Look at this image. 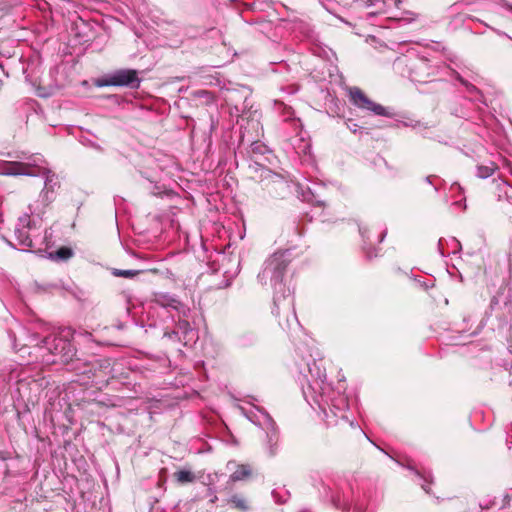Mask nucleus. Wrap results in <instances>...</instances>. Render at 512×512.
Here are the masks:
<instances>
[{"label":"nucleus","mask_w":512,"mask_h":512,"mask_svg":"<svg viewBox=\"0 0 512 512\" xmlns=\"http://www.w3.org/2000/svg\"><path fill=\"white\" fill-rule=\"evenodd\" d=\"M308 374L304 375L307 386L303 387V394L310 405H317L323 412L328 425H337L339 419L348 420L347 398L335 392L326 382L325 369L315 359L307 363Z\"/></svg>","instance_id":"obj_1"},{"label":"nucleus","mask_w":512,"mask_h":512,"mask_svg":"<svg viewBox=\"0 0 512 512\" xmlns=\"http://www.w3.org/2000/svg\"><path fill=\"white\" fill-rule=\"evenodd\" d=\"M43 329L41 321L34 319V357L42 364L67 362L75 355V348L65 337L48 333L38 339L36 330Z\"/></svg>","instance_id":"obj_2"},{"label":"nucleus","mask_w":512,"mask_h":512,"mask_svg":"<svg viewBox=\"0 0 512 512\" xmlns=\"http://www.w3.org/2000/svg\"><path fill=\"white\" fill-rule=\"evenodd\" d=\"M287 265L284 254L275 253L264 262L263 268L257 276L262 285L270 284L274 289V304L276 306H279L281 298L286 300L290 296V289L286 288L283 282Z\"/></svg>","instance_id":"obj_3"},{"label":"nucleus","mask_w":512,"mask_h":512,"mask_svg":"<svg viewBox=\"0 0 512 512\" xmlns=\"http://www.w3.org/2000/svg\"><path fill=\"white\" fill-rule=\"evenodd\" d=\"M39 157L34 156V178H37L39 184L43 185V189L40 192L38 203L43 208L47 207L56 198V189L59 187V181L57 175L52 172L46 166L38 164L40 162Z\"/></svg>","instance_id":"obj_4"},{"label":"nucleus","mask_w":512,"mask_h":512,"mask_svg":"<svg viewBox=\"0 0 512 512\" xmlns=\"http://www.w3.org/2000/svg\"><path fill=\"white\" fill-rule=\"evenodd\" d=\"M365 7L371 8L368 15L387 14L389 19L404 20L411 22L415 20V15L412 12L405 11L402 16L394 13L395 9H399L402 0H365Z\"/></svg>","instance_id":"obj_5"},{"label":"nucleus","mask_w":512,"mask_h":512,"mask_svg":"<svg viewBox=\"0 0 512 512\" xmlns=\"http://www.w3.org/2000/svg\"><path fill=\"white\" fill-rule=\"evenodd\" d=\"M349 97L352 104L359 109L370 111L379 116L393 117V113L389 112L384 106L370 100L358 87L349 89Z\"/></svg>","instance_id":"obj_6"},{"label":"nucleus","mask_w":512,"mask_h":512,"mask_svg":"<svg viewBox=\"0 0 512 512\" xmlns=\"http://www.w3.org/2000/svg\"><path fill=\"white\" fill-rule=\"evenodd\" d=\"M104 85L138 88L140 85V79L137 76V71L132 69H122L108 75L105 79Z\"/></svg>","instance_id":"obj_7"},{"label":"nucleus","mask_w":512,"mask_h":512,"mask_svg":"<svg viewBox=\"0 0 512 512\" xmlns=\"http://www.w3.org/2000/svg\"><path fill=\"white\" fill-rule=\"evenodd\" d=\"M31 218L28 214L21 216L15 227V237L18 249L21 251H30L32 247V238L30 237Z\"/></svg>","instance_id":"obj_8"},{"label":"nucleus","mask_w":512,"mask_h":512,"mask_svg":"<svg viewBox=\"0 0 512 512\" xmlns=\"http://www.w3.org/2000/svg\"><path fill=\"white\" fill-rule=\"evenodd\" d=\"M245 415L252 423L266 430L270 440L276 435L275 422L266 411L255 408Z\"/></svg>","instance_id":"obj_9"},{"label":"nucleus","mask_w":512,"mask_h":512,"mask_svg":"<svg viewBox=\"0 0 512 512\" xmlns=\"http://www.w3.org/2000/svg\"><path fill=\"white\" fill-rule=\"evenodd\" d=\"M411 78L415 82H427L431 75L435 74L436 68L433 67L428 59L419 58L411 66Z\"/></svg>","instance_id":"obj_10"},{"label":"nucleus","mask_w":512,"mask_h":512,"mask_svg":"<svg viewBox=\"0 0 512 512\" xmlns=\"http://www.w3.org/2000/svg\"><path fill=\"white\" fill-rule=\"evenodd\" d=\"M154 303L158 306L164 307V308H172L177 311L185 312V306L181 304L180 301H178L173 296L167 294V293H157L154 296Z\"/></svg>","instance_id":"obj_11"},{"label":"nucleus","mask_w":512,"mask_h":512,"mask_svg":"<svg viewBox=\"0 0 512 512\" xmlns=\"http://www.w3.org/2000/svg\"><path fill=\"white\" fill-rule=\"evenodd\" d=\"M4 174L6 175H32V166L26 163L11 162L8 163L4 168Z\"/></svg>","instance_id":"obj_12"},{"label":"nucleus","mask_w":512,"mask_h":512,"mask_svg":"<svg viewBox=\"0 0 512 512\" xmlns=\"http://www.w3.org/2000/svg\"><path fill=\"white\" fill-rule=\"evenodd\" d=\"M74 255V252L69 247H60L56 251L48 253V258L55 262H65Z\"/></svg>","instance_id":"obj_13"},{"label":"nucleus","mask_w":512,"mask_h":512,"mask_svg":"<svg viewBox=\"0 0 512 512\" xmlns=\"http://www.w3.org/2000/svg\"><path fill=\"white\" fill-rule=\"evenodd\" d=\"M251 475V468L249 465L240 464L236 465V469L232 472L230 478L232 481H241Z\"/></svg>","instance_id":"obj_14"},{"label":"nucleus","mask_w":512,"mask_h":512,"mask_svg":"<svg viewBox=\"0 0 512 512\" xmlns=\"http://www.w3.org/2000/svg\"><path fill=\"white\" fill-rule=\"evenodd\" d=\"M174 478L179 484L192 483L196 480L195 474L190 470H179L174 473Z\"/></svg>","instance_id":"obj_15"},{"label":"nucleus","mask_w":512,"mask_h":512,"mask_svg":"<svg viewBox=\"0 0 512 512\" xmlns=\"http://www.w3.org/2000/svg\"><path fill=\"white\" fill-rule=\"evenodd\" d=\"M229 503H231L234 508L239 509L241 511H247L248 510V505L246 503V500L243 497L239 496V495H233L229 499Z\"/></svg>","instance_id":"obj_16"},{"label":"nucleus","mask_w":512,"mask_h":512,"mask_svg":"<svg viewBox=\"0 0 512 512\" xmlns=\"http://www.w3.org/2000/svg\"><path fill=\"white\" fill-rule=\"evenodd\" d=\"M494 172L493 166H478L477 168V176L480 178H488Z\"/></svg>","instance_id":"obj_17"},{"label":"nucleus","mask_w":512,"mask_h":512,"mask_svg":"<svg viewBox=\"0 0 512 512\" xmlns=\"http://www.w3.org/2000/svg\"><path fill=\"white\" fill-rule=\"evenodd\" d=\"M116 276H122L125 278L134 277L138 274V271L135 270H116L114 273Z\"/></svg>","instance_id":"obj_18"},{"label":"nucleus","mask_w":512,"mask_h":512,"mask_svg":"<svg viewBox=\"0 0 512 512\" xmlns=\"http://www.w3.org/2000/svg\"><path fill=\"white\" fill-rule=\"evenodd\" d=\"M178 328L183 331V333H188V331L191 330V327H190V324L189 322L183 320V321H179L178 323Z\"/></svg>","instance_id":"obj_19"},{"label":"nucleus","mask_w":512,"mask_h":512,"mask_svg":"<svg viewBox=\"0 0 512 512\" xmlns=\"http://www.w3.org/2000/svg\"><path fill=\"white\" fill-rule=\"evenodd\" d=\"M450 191H451L452 193H457V194H460V195H461V194H462V192H463V189H462V187H461L458 183H453V184L451 185V187H450Z\"/></svg>","instance_id":"obj_20"},{"label":"nucleus","mask_w":512,"mask_h":512,"mask_svg":"<svg viewBox=\"0 0 512 512\" xmlns=\"http://www.w3.org/2000/svg\"><path fill=\"white\" fill-rule=\"evenodd\" d=\"M347 126H348V128H349L352 132H354V133H355V132H357V130H358V125H357V124H355V123H351V121H349V122L347 123Z\"/></svg>","instance_id":"obj_21"},{"label":"nucleus","mask_w":512,"mask_h":512,"mask_svg":"<svg viewBox=\"0 0 512 512\" xmlns=\"http://www.w3.org/2000/svg\"><path fill=\"white\" fill-rule=\"evenodd\" d=\"M464 202H465V198L454 201V202H453V205H456V206H462V204H463Z\"/></svg>","instance_id":"obj_22"},{"label":"nucleus","mask_w":512,"mask_h":512,"mask_svg":"<svg viewBox=\"0 0 512 512\" xmlns=\"http://www.w3.org/2000/svg\"><path fill=\"white\" fill-rule=\"evenodd\" d=\"M198 95L199 96H205V97H208L210 96V93L208 91H205V90H201L198 92Z\"/></svg>","instance_id":"obj_23"},{"label":"nucleus","mask_w":512,"mask_h":512,"mask_svg":"<svg viewBox=\"0 0 512 512\" xmlns=\"http://www.w3.org/2000/svg\"><path fill=\"white\" fill-rule=\"evenodd\" d=\"M422 488H423L427 493H429V490H428V488H427V486H426L425 484H423V485H422Z\"/></svg>","instance_id":"obj_24"},{"label":"nucleus","mask_w":512,"mask_h":512,"mask_svg":"<svg viewBox=\"0 0 512 512\" xmlns=\"http://www.w3.org/2000/svg\"><path fill=\"white\" fill-rule=\"evenodd\" d=\"M288 305H289V306H292V305H293V300H292V299H288Z\"/></svg>","instance_id":"obj_25"},{"label":"nucleus","mask_w":512,"mask_h":512,"mask_svg":"<svg viewBox=\"0 0 512 512\" xmlns=\"http://www.w3.org/2000/svg\"><path fill=\"white\" fill-rule=\"evenodd\" d=\"M217 500V497L215 495H213V497L211 498V502H215Z\"/></svg>","instance_id":"obj_26"},{"label":"nucleus","mask_w":512,"mask_h":512,"mask_svg":"<svg viewBox=\"0 0 512 512\" xmlns=\"http://www.w3.org/2000/svg\"><path fill=\"white\" fill-rule=\"evenodd\" d=\"M355 2H357L358 0H354Z\"/></svg>","instance_id":"obj_27"}]
</instances>
